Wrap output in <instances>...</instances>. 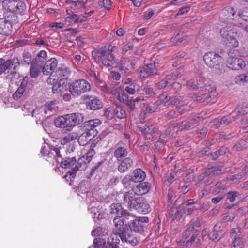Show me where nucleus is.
<instances>
[{"label": "nucleus", "instance_id": "a18cd8bd", "mask_svg": "<svg viewBox=\"0 0 248 248\" xmlns=\"http://www.w3.org/2000/svg\"><path fill=\"white\" fill-rule=\"evenodd\" d=\"M113 113L119 119L125 118L126 113L124 108L120 106H117L113 110Z\"/></svg>", "mask_w": 248, "mask_h": 248}, {"label": "nucleus", "instance_id": "774afa93", "mask_svg": "<svg viewBox=\"0 0 248 248\" xmlns=\"http://www.w3.org/2000/svg\"><path fill=\"white\" fill-rule=\"evenodd\" d=\"M131 176L130 175H127L122 180V184L125 187L130 185V182H132Z\"/></svg>", "mask_w": 248, "mask_h": 248}, {"label": "nucleus", "instance_id": "2eb2a0df", "mask_svg": "<svg viewBox=\"0 0 248 248\" xmlns=\"http://www.w3.org/2000/svg\"><path fill=\"white\" fill-rule=\"evenodd\" d=\"M41 152L44 155H47L49 158H54L58 163L62 161V155L58 148L53 147L47 150L43 147Z\"/></svg>", "mask_w": 248, "mask_h": 248}, {"label": "nucleus", "instance_id": "9b49d317", "mask_svg": "<svg viewBox=\"0 0 248 248\" xmlns=\"http://www.w3.org/2000/svg\"><path fill=\"white\" fill-rule=\"evenodd\" d=\"M69 74V71L66 67L61 66L51 73V76L47 79V83L52 84V80L53 83H54L55 81H60V79L62 80L65 78H67Z\"/></svg>", "mask_w": 248, "mask_h": 248}, {"label": "nucleus", "instance_id": "f257e3e1", "mask_svg": "<svg viewBox=\"0 0 248 248\" xmlns=\"http://www.w3.org/2000/svg\"><path fill=\"white\" fill-rule=\"evenodd\" d=\"M205 78L199 76L189 80L187 82V87L192 89H201L200 94H197L195 97L196 101H202L206 105L210 103L217 95L215 87L213 84L206 83L204 86Z\"/></svg>", "mask_w": 248, "mask_h": 248}, {"label": "nucleus", "instance_id": "423d86ee", "mask_svg": "<svg viewBox=\"0 0 248 248\" xmlns=\"http://www.w3.org/2000/svg\"><path fill=\"white\" fill-rule=\"evenodd\" d=\"M69 88L70 93L75 97L89 91L91 90V85L86 80L80 79L71 83Z\"/></svg>", "mask_w": 248, "mask_h": 248}, {"label": "nucleus", "instance_id": "473e14b6", "mask_svg": "<svg viewBox=\"0 0 248 248\" xmlns=\"http://www.w3.org/2000/svg\"><path fill=\"white\" fill-rule=\"evenodd\" d=\"M42 66L31 62L30 68V75L31 78H37L41 73Z\"/></svg>", "mask_w": 248, "mask_h": 248}, {"label": "nucleus", "instance_id": "7ed1b4c3", "mask_svg": "<svg viewBox=\"0 0 248 248\" xmlns=\"http://www.w3.org/2000/svg\"><path fill=\"white\" fill-rule=\"evenodd\" d=\"M83 120L84 117L82 114L74 113L58 117L55 120L54 124L57 127L70 131Z\"/></svg>", "mask_w": 248, "mask_h": 248}, {"label": "nucleus", "instance_id": "052dcab7", "mask_svg": "<svg viewBox=\"0 0 248 248\" xmlns=\"http://www.w3.org/2000/svg\"><path fill=\"white\" fill-rule=\"evenodd\" d=\"M208 236L210 239L212 240L215 242H217L221 238L219 233L215 230H213V231L210 233Z\"/></svg>", "mask_w": 248, "mask_h": 248}, {"label": "nucleus", "instance_id": "c9c22d12", "mask_svg": "<svg viewBox=\"0 0 248 248\" xmlns=\"http://www.w3.org/2000/svg\"><path fill=\"white\" fill-rule=\"evenodd\" d=\"M226 192V189L224 184L221 182H218L217 183L215 186L212 188V193L213 194L216 195L220 194V195H224Z\"/></svg>", "mask_w": 248, "mask_h": 248}, {"label": "nucleus", "instance_id": "a211bd4d", "mask_svg": "<svg viewBox=\"0 0 248 248\" xmlns=\"http://www.w3.org/2000/svg\"><path fill=\"white\" fill-rule=\"evenodd\" d=\"M222 172L219 167L214 166L204 169L198 176V180L200 181H204L207 176L213 174H221Z\"/></svg>", "mask_w": 248, "mask_h": 248}, {"label": "nucleus", "instance_id": "aec40b11", "mask_svg": "<svg viewBox=\"0 0 248 248\" xmlns=\"http://www.w3.org/2000/svg\"><path fill=\"white\" fill-rule=\"evenodd\" d=\"M89 163L86 160L85 156L79 158L76 166L70 170L69 172L70 175L72 176L73 178H75L77 172L78 170L82 171L84 170L87 168V164Z\"/></svg>", "mask_w": 248, "mask_h": 248}, {"label": "nucleus", "instance_id": "9d476101", "mask_svg": "<svg viewBox=\"0 0 248 248\" xmlns=\"http://www.w3.org/2000/svg\"><path fill=\"white\" fill-rule=\"evenodd\" d=\"M228 67L233 70H248V61H245L242 59L230 56L227 59Z\"/></svg>", "mask_w": 248, "mask_h": 248}, {"label": "nucleus", "instance_id": "09e8293b", "mask_svg": "<svg viewBox=\"0 0 248 248\" xmlns=\"http://www.w3.org/2000/svg\"><path fill=\"white\" fill-rule=\"evenodd\" d=\"M247 141H248V135L244 136L240 142L237 143L234 145L233 147V150L237 151L242 150L246 147L244 142Z\"/></svg>", "mask_w": 248, "mask_h": 248}, {"label": "nucleus", "instance_id": "6ab92c4d", "mask_svg": "<svg viewBox=\"0 0 248 248\" xmlns=\"http://www.w3.org/2000/svg\"><path fill=\"white\" fill-rule=\"evenodd\" d=\"M58 81V82L55 81L54 83L51 84H53L52 89L54 93H60L61 95L68 90L70 92V85L67 84L62 79H60V81ZM52 83H53V81H52Z\"/></svg>", "mask_w": 248, "mask_h": 248}, {"label": "nucleus", "instance_id": "680f3d73", "mask_svg": "<svg viewBox=\"0 0 248 248\" xmlns=\"http://www.w3.org/2000/svg\"><path fill=\"white\" fill-rule=\"evenodd\" d=\"M144 91L147 97H150L154 96L155 94L153 89L148 85H146L144 88Z\"/></svg>", "mask_w": 248, "mask_h": 248}, {"label": "nucleus", "instance_id": "79ce46f5", "mask_svg": "<svg viewBox=\"0 0 248 248\" xmlns=\"http://www.w3.org/2000/svg\"><path fill=\"white\" fill-rule=\"evenodd\" d=\"M140 89V86L139 85L135 82H132L130 83L129 85L126 86L123 90L130 95H133L136 92L139 90Z\"/></svg>", "mask_w": 248, "mask_h": 248}, {"label": "nucleus", "instance_id": "5701e85b", "mask_svg": "<svg viewBox=\"0 0 248 248\" xmlns=\"http://www.w3.org/2000/svg\"><path fill=\"white\" fill-rule=\"evenodd\" d=\"M151 187V185L147 182L140 183L132 188L136 195H143L146 194Z\"/></svg>", "mask_w": 248, "mask_h": 248}, {"label": "nucleus", "instance_id": "a19ab883", "mask_svg": "<svg viewBox=\"0 0 248 248\" xmlns=\"http://www.w3.org/2000/svg\"><path fill=\"white\" fill-rule=\"evenodd\" d=\"M244 242L242 235L237 233L235 235L232 248H242Z\"/></svg>", "mask_w": 248, "mask_h": 248}, {"label": "nucleus", "instance_id": "c756f323", "mask_svg": "<svg viewBox=\"0 0 248 248\" xmlns=\"http://www.w3.org/2000/svg\"><path fill=\"white\" fill-rule=\"evenodd\" d=\"M113 95H114L121 102L124 104L130 100L128 99V96L125 93L124 90L120 87L114 89Z\"/></svg>", "mask_w": 248, "mask_h": 248}, {"label": "nucleus", "instance_id": "bf43d9fd", "mask_svg": "<svg viewBox=\"0 0 248 248\" xmlns=\"http://www.w3.org/2000/svg\"><path fill=\"white\" fill-rule=\"evenodd\" d=\"M100 83L102 84L101 86V89L102 91L108 94H113L114 89L109 87L104 82H100Z\"/></svg>", "mask_w": 248, "mask_h": 248}, {"label": "nucleus", "instance_id": "ddd939ff", "mask_svg": "<svg viewBox=\"0 0 248 248\" xmlns=\"http://www.w3.org/2000/svg\"><path fill=\"white\" fill-rule=\"evenodd\" d=\"M202 219L200 217H197L195 221H190L186 226V229L182 233V238L186 240L191 233H195L198 231L202 225Z\"/></svg>", "mask_w": 248, "mask_h": 248}, {"label": "nucleus", "instance_id": "e2e57ef3", "mask_svg": "<svg viewBox=\"0 0 248 248\" xmlns=\"http://www.w3.org/2000/svg\"><path fill=\"white\" fill-rule=\"evenodd\" d=\"M246 78V74L245 75H240L238 76H237L235 78V82L236 84H243L245 82H248V81H247Z\"/></svg>", "mask_w": 248, "mask_h": 248}, {"label": "nucleus", "instance_id": "412c9836", "mask_svg": "<svg viewBox=\"0 0 248 248\" xmlns=\"http://www.w3.org/2000/svg\"><path fill=\"white\" fill-rule=\"evenodd\" d=\"M58 62L57 60L52 58L48 60V61L45 63L42 67V71L44 75H48L54 71L56 69Z\"/></svg>", "mask_w": 248, "mask_h": 248}, {"label": "nucleus", "instance_id": "72a5a7b5", "mask_svg": "<svg viewBox=\"0 0 248 248\" xmlns=\"http://www.w3.org/2000/svg\"><path fill=\"white\" fill-rule=\"evenodd\" d=\"M125 209H124L122 205L119 203H112L110 206V213L111 214L116 215L115 217H120Z\"/></svg>", "mask_w": 248, "mask_h": 248}, {"label": "nucleus", "instance_id": "de8ad7c7", "mask_svg": "<svg viewBox=\"0 0 248 248\" xmlns=\"http://www.w3.org/2000/svg\"><path fill=\"white\" fill-rule=\"evenodd\" d=\"M105 243V239L100 237L96 238L93 240V245L88 248H104Z\"/></svg>", "mask_w": 248, "mask_h": 248}, {"label": "nucleus", "instance_id": "4468645a", "mask_svg": "<svg viewBox=\"0 0 248 248\" xmlns=\"http://www.w3.org/2000/svg\"><path fill=\"white\" fill-rule=\"evenodd\" d=\"M129 153L127 146L119 142L115 146V150L113 153L114 157L119 161L126 157Z\"/></svg>", "mask_w": 248, "mask_h": 248}, {"label": "nucleus", "instance_id": "0e129e2a", "mask_svg": "<svg viewBox=\"0 0 248 248\" xmlns=\"http://www.w3.org/2000/svg\"><path fill=\"white\" fill-rule=\"evenodd\" d=\"M239 16L243 20L248 21V7L245 8L238 14Z\"/></svg>", "mask_w": 248, "mask_h": 248}, {"label": "nucleus", "instance_id": "4be33fe9", "mask_svg": "<svg viewBox=\"0 0 248 248\" xmlns=\"http://www.w3.org/2000/svg\"><path fill=\"white\" fill-rule=\"evenodd\" d=\"M248 113V104L243 103L237 106L234 110L232 112L231 115L232 118L236 119Z\"/></svg>", "mask_w": 248, "mask_h": 248}, {"label": "nucleus", "instance_id": "c85d7f7f", "mask_svg": "<svg viewBox=\"0 0 248 248\" xmlns=\"http://www.w3.org/2000/svg\"><path fill=\"white\" fill-rule=\"evenodd\" d=\"M103 107V104L102 101L98 98L91 99L87 103V108L93 110L100 109Z\"/></svg>", "mask_w": 248, "mask_h": 248}, {"label": "nucleus", "instance_id": "f3484780", "mask_svg": "<svg viewBox=\"0 0 248 248\" xmlns=\"http://www.w3.org/2000/svg\"><path fill=\"white\" fill-rule=\"evenodd\" d=\"M202 242V241L199 234L192 235L187 240L182 238V240H180L179 242L181 245L186 248H190L192 245L198 246L201 245Z\"/></svg>", "mask_w": 248, "mask_h": 248}, {"label": "nucleus", "instance_id": "49530a36", "mask_svg": "<svg viewBox=\"0 0 248 248\" xmlns=\"http://www.w3.org/2000/svg\"><path fill=\"white\" fill-rule=\"evenodd\" d=\"M136 194L135 192L133 191V189L132 188L131 190H129V191L125 193L124 194L123 198L124 201L125 202H127L128 206L130 204V203H131V202H132V200H134V199L136 197Z\"/></svg>", "mask_w": 248, "mask_h": 248}, {"label": "nucleus", "instance_id": "f03ea898", "mask_svg": "<svg viewBox=\"0 0 248 248\" xmlns=\"http://www.w3.org/2000/svg\"><path fill=\"white\" fill-rule=\"evenodd\" d=\"M137 217L128 212L125 210L120 217H115L113 219V223L115 228L114 232L118 234L119 238L121 240H126L127 238L131 239V242L134 243L137 242L136 238L129 234V231L128 227L130 225V223L133 222Z\"/></svg>", "mask_w": 248, "mask_h": 248}, {"label": "nucleus", "instance_id": "c03bdc74", "mask_svg": "<svg viewBox=\"0 0 248 248\" xmlns=\"http://www.w3.org/2000/svg\"><path fill=\"white\" fill-rule=\"evenodd\" d=\"M228 152L227 148L222 146L217 150L211 154L212 159L213 160H217L219 156L224 155Z\"/></svg>", "mask_w": 248, "mask_h": 248}, {"label": "nucleus", "instance_id": "ea45409f", "mask_svg": "<svg viewBox=\"0 0 248 248\" xmlns=\"http://www.w3.org/2000/svg\"><path fill=\"white\" fill-rule=\"evenodd\" d=\"M168 96L165 93H162L158 96L157 100L155 103V107H158L163 105V106H168Z\"/></svg>", "mask_w": 248, "mask_h": 248}, {"label": "nucleus", "instance_id": "58836bf2", "mask_svg": "<svg viewBox=\"0 0 248 248\" xmlns=\"http://www.w3.org/2000/svg\"><path fill=\"white\" fill-rule=\"evenodd\" d=\"M78 142L81 146L86 145L89 141L91 140L94 137L91 136L89 133L85 131L78 137Z\"/></svg>", "mask_w": 248, "mask_h": 248}, {"label": "nucleus", "instance_id": "338daca9", "mask_svg": "<svg viewBox=\"0 0 248 248\" xmlns=\"http://www.w3.org/2000/svg\"><path fill=\"white\" fill-rule=\"evenodd\" d=\"M141 211L140 212L143 213L144 214H146L150 211V207L149 204L143 201L142 204L140 207Z\"/></svg>", "mask_w": 248, "mask_h": 248}, {"label": "nucleus", "instance_id": "2f4dec72", "mask_svg": "<svg viewBox=\"0 0 248 248\" xmlns=\"http://www.w3.org/2000/svg\"><path fill=\"white\" fill-rule=\"evenodd\" d=\"M5 65L7 69H13L16 71L19 69L20 62L17 58H13L7 61L5 60Z\"/></svg>", "mask_w": 248, "mask_h": 248}, {"label": "nucleus", "instance_id": "a878e982", "mask_svg": "<svg viewBox=\"0 0 248 248\" xmlns=\"http://www.w3.org/2000/svg\"><path fill=\"white\" fill-rule=\"evenodd\" d=\"M200 118L198 117H193L190 120L187 122H182L179 125V128L181 130H187L190 128H193L196 124L199 122Z\"/></svg>", "mask_w": 248, "mask_h": 248}, {"label": "nucleus", "instance_id": "6e6552de", "mask_svg": "<svg viewBox=\"0 0 248 248\" xmlns=\"http://www.w3.org/2000/svg\"><path fill=\"white\" fill-rule=\"evenodd\" d=\"M203 60L209 67L217 68L222 62V57L215 52H208L203 56Z\"/></svg>", "mask_w": 248, "mask_h": 248}, {"label": "nucleus", "instance_id": "37998d69", "mask_svg": "<svg viewBox=\"0 0 248 248\" xmlns=\"http://www.w3.org/2000/svg\"><path fill=\"white\" fill-rule=\"evenodd\" d=\"M59 163H61L62 167L68 168L72 167L76 163V159L74 157L67 158L64 160L62 159V161H60Z\"/></svg>", "mask_w": 248, "mask_h": 248}, {"label": "nucleus", "instance_id": "b1692460", "mask_svg": "<svg viewBox=\"0 0 248 248\" xmlns=\"http://www.w3.org/2000/svg\"><path fill=\"white\" fill-rule=\"evenodd\" d=\"M11 22L5 18H0V33L8 35L12 29Z\"/></svg>", "mask_w": 248, "mask_h": 248}, {"label": "nucleus", "instance_id": "20e7f679", "mask_svg": "<svg viewBox=\"0 0 248 248\" xmlns=\"http://www.w3.org/2000/svg\"><path fill=\"white\" fill-rule=\"evenodd\" d=\"M149 222V219L147 217H137L136 219L133 220V222L130 223V226L128 227V230L129 231V234L136 238L137 242L134 243L131 242L130 240L131 239L127 238L126 237V240H121L123 243H126L129 244L132 246H134L139 244L140 242V238L139 237L135 236L132 232H134L137 233L144 235L145 231L146 229V224Z\"/></svg>", "mask_w": 248, "mask_h": 248}, {"label": "nucleus", "instance_id": "0eeeda50", "mask_svg": "<svg viewBox=\"0 0 248 248\" xmlns=\"http://www.w3.org/2000/svg\"><path fill=\"white\" fill-rule=\"evenodd\" d=\"M221 37L225 39L226 44L230 47L235 48L238 46L239 43L235 37L236 32L234 29L231 26L223 27L220 30Z\"/></svg>", "mask_w": 248, "mask_h": 248}, {"label": "nucleus", "instance_id": "cd10ccee", "mask_svg": "<svg viewBox=\"0 0 248 248\" xmlns=\"http://www.w3.org/2000/svg\"><path fill=\"white\" fill-rule=\"evenodd\" d=\"M113 232V235L108 238L106 248H120L119 246L120 240L118 237L119 236L118 234L116 233V232H114V230Z\"/></svg>", "mask_w": 248, "mask_h": 248}, {"label": "nucleus", "instance_id": "f8f14e48", "mask_svg": "<svg viewBox=\"0 0 248 248\" xmlns=\"http://www.w3.org/2000/svg\"><path fill=\"white\" fill-rule=\"evenodd\" d=\"M101 124V121L99 119L90 120L84 123L83 128L85 132L94 137L98 133L96 127Z\"/></svg>", "mask_w": 248, "mask_h": 248}, {"label": "nucleus", "instance_id": "603ef678", "mask_svg": "<svg viewBox=\"0 0 248 248\" xmlns=\"http://www.w3.org/2000/svg\"><path fill=\"white\" fill-rule=\"evenodd\" d=\"M183 99L181 96H173L171 97H168L169 102L168 103V105H176L179 104Z\"/></svg>", "mask_w": 248, "mask_h": 248}, {"label": "nucleus", "instance_id": "13d9d810", "mask_svg": "<svg viewBox=\"0 0 248 248\" xmlns=\"http://www.w3.org/2000/svg\"><path fill=\"white\" fill-rule=\"evenodd\" d=\"M195 106H193V105L191 104L188 107L186 105H181L178 107H177L176 108V109H177V111L180 114H184L185 113L189 111V109L188 108L192 107L194 108Z\"/></svg>", "mask_w": 248, "mask_h": 248}, {"label": "nucleus", "instance_id": "bb28decb", "mask_svg": "<svg viewBox=\"0 0 248 248\" xmlns=\"http://www.w3.org/2000/svg\"><path fill=\"white\" fill-rule=\"evenodd\" d=\"M130 175L132 182L135 183L141 182L146 177L145 173L140 168L135 170Z\"/></svg>", "mask_w": 248, "mask_h": 248}, {"label": "nucleus", "instance_id": "8fccbe9b", "mask_svg": "<svg viewBox=\"0 0 248 248\" xmlns=\"http://www.w3.org/2000/svg\"><path fill=\"white\" fill-rule=\"evenodd\" d=\"M132 69L130 67V65L126 60L123 62L120 67V70L123 74L127 75L130 73V70Z\"/></svg>", "mask_w": 248, "mask_h": 248}, {"label": "nucleus", "instance_id": "4d7b16f0", "mask_svg": "<svg viewBox=\"0 0 248 248\" xmlns=\"http://www.w3.org/2000/svg\"><path fill=\"white\" fill-rule=\"evenodd\" d=\"M183 41V39L179 36V34H177L175 36L172 37L170 40L171 46H178L180 45Z\"/></svg>", "mask_w": 248, "mask_h": 248}, {"label": "nucleus", "instance_id": "39448f33", "mask_svg": "<svg viewBox=\"0 0 248 248\" xmlns=\"http://www.w3.org/2000/svg\"><path fill=\"white\" fill-rule=\"evenodd\" d=\"M93 55L94 59L97 61H101L103 64L107 67L112 66L114 62V57L112 51L106 46L101 47Z\"/></svg>", "mask_w": 248, "mask_h": 248}, {"label": "nucleus", "instance_id": "e433bc0d", "mask_svg": "<svg viewBox=\"0 0 248 248\" xmlns=\"http://www.w3.org/2000/svg\"><path fill=\"white\" fill-rule=\"evenodd\" d=\"M88 0H66V3L71 5L72 8L79 9L83 7Z\"/></svg>", "mask_w": 248, "mask_h": 248}, {"label": "nucleus", "instance_id": "5fc2aeb1", "mask_svg": "<svg viewBox=\"0 0 248 248\" xmlns=\"http://www.w3.org/2000/svg\"><path fill=\"white\" fill-rule=\"evenodd\" d=\"M245 177V175L243 174L242 172H240L237 174L233 175L230 177V180L233 183H237Z\"/></svg>", "mask_w": 248, "mask_h": 248}, {"label": "nucleus", "instance_id": "f704fd0d", "mask_svg": "<svg viewBox=\"0 0 248 248\" xmlns=\"http://www.w3.org/2000/svg\"><path fill=\"white\" fill-rule=\"evenodd\" d=\"M78 137V134L77 133L71 132L61 140V143L62 145L68 144L77 139Z\"/></svg>", "mask_w": 248, "mask_h": 248}, {"label": "nucleus", "instance_id": "864d4df0", "mask_svg": "<svg viewBox=\"0 0 248 248\" xmlns=\"http://www.w3.org/2000/svg\"><path fill=\"white\" fill-rule=\"evenodd\" d=\"M240 194L236 191H230L227 193V198L231 202H233Z\"/></svg>", "mask_w": 248, "mask_h": 248}, {"label": "nucleus", "instance_id": "dca6fc26", "mask_svg": "<svg viewBox=\"0 0 248 248\" xmlns=\"http://www.w3.org/2000/svg\"><path fill=\"white\" fill-rule=\"evenodd\" d=\"M236 11L231 7L224 8L221 12L219 19L221 22H226L229 20L233 19L235 18Z\"/></svg>", "mask_w": 248, "mask_h": 248}, {"label": "nucleus", "instance_id": "69168bd1", "mask_svg": "<svg viewBox=\"0 0 248 248\" xmlns=\"http://www.w3.org/2000/svg\"><path fill=\"white\" fill-rule=\"evenodd\" d=\"M24 92L23 89L18 88L16 92L13 94V98L15 100H18L23 96Z\"/></svg>", "mask_w": 248, "mask_h": 248}, {"label": "nucleus", "instance_id": "1a4fd4ad", "mask_svg": "<svg viewBox=\"0 0 248 248\" xmlns=\"http://www.w3.org/2000/svg\"><path fill=\"white\" fill-rule=\"evenodd\" d=\"M158 63H150L141 68L139 73V78L141 80H145L149 76H155L158 74Z\"/></svg>", "mask_w": 248, "mask_h": 248}, {"label": "nucleus", "instance_id": "393cba45", "mask_svg": "<svg viewBox=\"0 0 248 248\" xmlns=\"http://www.w3.org/2000/svg\"><path fill=\"white\" fill-rule=\"evenodd\" d=\"M133 161L130 157L123 159L118 166V170L121 173H124L130 169L133 165Z\"/></svg>", "mask_w": 248, "mask_h": 248}, {"label": "nucleus", "instance_id": "4c0bfd02", "mask_svg": "<svg viewBox=\"0 0 248 248\" xmlns=\"http://www.w3.org/2000/svg\"><path fill=\"white\" fill-rule=\"evenodd\" d=\"M143 201V198L136 197L134 200L131 202V203H130V204L128 207L129 208H133L137 210L138 212H140L141 210H140V207Z\"/></svg>", "mask_w": 248, "mask_h": 248}, {"label": "nucleus", "instance_id": "7c9ffc66", "mask_svg": "<svg viewBox=\"0 0 248 248\" xmlns=\"http://www.w3.org/2000/svg\"><path fill=\"white\" fill-rule=\"evenodd\" d=\"M48 57L46 51L45 50L40 51L37 55L35 58L32 60V62L40 66H43L48 61Z\"/></svg>", "mask_w": 248, "mask_h": 248}, {"label": "nucleus", "instance_id": "6e6d98bb", "mask_svg": "<svg viewBox=\"0 0 248 248\" xmlns=\"http://www.w3.org/2000/svg\"><path fill=\"white\" fill-rule=\"evenodd\" d=\"M98 5L108 10L111 9V3L110 0H99Z\"/></svg>", "mask_w": 248, "mask_h": 248}, {"label": "nucleus", "instance_id": "3c124183", "mask_svg": "<svg viewBox=\"0 0 248 248\" xmlns=\"http://www.w3.org/2000/svg\"><path fill=\"white\" fill-rule=\"evenodd\" d=\"M125 104L128 108V110L130 116H133L134 115V112L136 109L134 101H133L132 99H131Z\"/></svg>", "mask_w": 248, "mask_h": 248}]
</instances>
